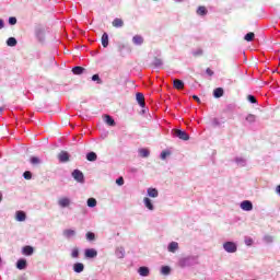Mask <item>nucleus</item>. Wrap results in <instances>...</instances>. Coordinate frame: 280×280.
Masks as SVG:
<instances>
[{"mask_svg": "<svg viewBox=\"0 0 280 280\" xmlns=\"http://www.w3.org/2000/svg\"><path fill=\"white\" fill-rule=\"evenodd\" d=\"M246 121L248 122V124H255V121H257V116H255V115H253V114H249V115H247L246 116Z\"/></svg>", "mask_w": 280, "mask_h": 280, "instance_id": "nucleus-31", "label": "nucleus"}, {"mask_svg": "<svg viewBox=\"0 0 280 280\" xmlns=\"http://www.w3.org/2000/svg\"><path fill=\"white\" fill-rule=\"evenodd\" d=\"M136 100H137L139 106H141V108H143L145 106V96H143V93L138 92L136 94Z\"/></svg>", "mask_w": 280, "mask_h": 280, "instance_id": "nucleus-10", "label": "nucleus"}, {"mask_svg": "<svg viewBox=\"0 0 280 280\" xmlns=\"http://www.w3.org/2000/svg\"><path fill=\"white\" fill-rule=\"evenodd\" d=\"M86 240L88 242H93L95 240V234L93 232H88Z\"/></svg>", "mask_w": 280, "mask_h": 280, "instance_id": "nucleus-40", "label": "nucleus"}, {"mask_svg": "<svg viewBox=\"0 0 280 280\" xmlns=\"http://www.w3.org/2000/svg\"><path fill=\"white\" fill-rule=\"evenodd\" d=\"M247 100H248V102H250V104H257V98H255L254 95H248Z\"/></svg>", "mask_w": 280, "mask_h": 280, "instance_id": "nucleus-45", "label": "nucleus"}, {"mask_svg": "<svg viewBox=\"0 0 280 280\" xmlns=\"http://www.w3.org/2000/svg\"><path fill=\"white\" fill-rule=\"evenodd\" d=\"M147 194L149 198H159V190L156 188H148Z\"/></svg>", "mask_w": 280, "mask_h": 280, "instance_id": "nucleus-18", "label": "nucleus"}, {"mask_svg": "<svg viewBox=\"0 0 280 280\" xmlns=\"http://www.w3.org/2000/svg\"><path fill=\"white\" fill-rule=\"evenodd\" d=\"M57 205L61 209H67V207H71V199L69 197H60L57 201Z\"/></svg>", "mask_w": 280, "mask_h": 280, "instance_id": "nucleus-4", "label": "nucleus"}, {"mask_svg": "<svg viewBox=\"0 0 280 280\" xmlns=\"http://www.w3.org/2000/svg\"><path fill=\"white\" fill-rule=\"evenodd\" d=\"M173 137H176L177 139H180L182 141H189V136L186 131H183L180 129H173L172 130Z\"/></svg>", "mask_w": 280, "mask_h": 280, "instance_id": "nucleus-3", "label": "nucleus"}, {"mask_svg": "<svg viewBox=\"0 0 280 280\" xmlns=\"http://www.w3.org/2000/svg\"><path fill=\"white\" fill-rule=\"evenodd\" d=\"M105 124H107V126H115V119H113L110 115H105Z\"/></svg>", "mask_w": 280, "mask_h": 280, "instance_id": "nucleus-32", "label": "nucleus"}, {"mask_svg": "<svg viewBox=\"0 0 280 280\" xmlns=\"http://www.w3.org/2000/svg\"><path fill=\"white\" fill-rule=\"evenodd\" d=\"M223 250L231 255L237 253V243L233 241H226L223 243Z\"/></svg>", "mask_w": 280, "mask_h": 280, "instance_id": "nucleus-2", "label": "nucleus"}, {"mask_svg": "<svg viewBox=\"0 0 280 280\" xmlns=\"http://www.w3.org/2000/svg\"><path fill=\"white\" fill-rule=\"evenodd\" d=\"M32 165H40V160L36 156L31 158Z\"/></svg>", "mask_w": 280, "mask_h": 280, "instance_id": "nucleus-41", "label": "nucleus"}, {"mask_svg": "<svg viewBox=\"0 0 280 280\" xmlns=\"http://www.w3.org/2000/svg\"><path fill=\"white\" fill-rule=\"evenodd\" d=\"M112 24H113V27H124V20L116 18L114 19Z\"/></svg>", "mask_w": 280, "mask_h": 280, "instance_id": "nucleus-21", "label": "nucleus"}, {"mask_svg": "<svg viewBox=\"0 0 280 280\" xmlns=\"http://www.w3.org/2000/svg\"><path fill=\"white\" fill-rule=\"evenodd\" d=\"M71 257L72 259H78V257H80V249L73 248L71 252Z\"/></svg>", "mask_w": 280, "mask_h": 280, "instance_id": "nucleus-37", "label": "nucleus"}, {"mask_svg": "<svg viewBox=\"0 0 280 280\" xmlns=\"http://www.w3.org/2000/svg\"><path fill=\"white\" fill-rule=\"evenodd\" d=\"M133 45L140 46L143 43V37L141 35H135L132 37Z\"/></svg>", "mask_w": 280, "mask_h": 280, "instance_id": "nucleus-22", "label": "nucleus"}, {"mask_svg": "<svg viewBox=\"0 0 280 280\" xmlns=\"http://www.w3.org/2000/svg\"><path fill=\"white\" fill-rule=\"evenodd\" d=\"M143 205L145 207V209H148L149 211H154V203L152 202V199L144 197L143 198Z\"/></svg>", "mask_w": 280, "mask_h": 280, "instance_id": "nucleus-8", "label": "nucleus"}, {"mask_svg": "<svg viewBox=\"0 0 280 280\" xmlns=\"http://www.w3.org/2000/svg\"><path fill=\"white\" fill-rule=\"evenodd\" d=\"M63 236H66L67 240H71V237H75V230H71V229L65 230Z\"/></svg>", "mask_w": 280, "mask_h": 280, "instance_id": "nucleus-19", "label": "nucleus"}, {"mask_svg": "<svg viewBox=\"0 0 280 280\" xmlns=\"http://www.w3.org/2000/svg\"><path fill=\"white\" fill-rule=\"evenodd\" d=\"M173 86L174 89H177L178 91H180L182 89H185V82H183L182 80L175 79L173 81Z\"/></svg>", "mask_w": 280, "mask_h": 280, "instance_id": "nucleus-17", "label": "nucleus"}, {"mask_svg": "<svg viewBox=\"0 0 280 280\" xmlns=\"http://www.w3.org/2000/svg\"><path fill=\"white\" fill-rule=\"evenodd\" d=\"M9 25H16V18L15 16L9 18Z\"/></svg>", "mask_w": 280, "mask_h": 280, "instance_id": "nucleus-46", "label": "nucleus"}, {"mask_svg": "<svg viewBox=\"0 0 280 280\" xmlns=\"http://www.w3.org/2000/svg\"><path fill=\"white\" fill-rule=\"evenodd\" d=\"M138 272L140 277H148L150 275V269L148 267H140Z\"/></svg>", "mask_w": 280, "mask_h": 280, "instance_id": "nucleus-20", "label": "nucleus"}, {"mask_svg": "<svg viewBox=\"0 0 280 280\" xmlns=\"http://www.w3.org/2000/svg\"><path fill=\"white\" fill-rule=\"evenodd\" d=\"M72 178H74L77 183H84V174L80 170H74L72 172Z\"/></svg>", "mask_w": 280, "mask_h": 280, "instance_id": "nucleus-5", "label": "nucleus"}, {"mask_svg": "<svg viewBox=\"0 0 280 280\" xmlns=\"http://www.w3.org/2000/svg\"><path fill=\"white\" fill-rule=\"evenodd\" d=\"M115 255L117 259H124L126 257V248L124 246L116 247Z\"/></svg>", "mask_w": 280, "mask_h": 280, "instance_id": "nucleus-7", "label": "nucleus"}, {"mask_svg": "<svg viewBox=\"0 0 280 280\" xmlns=\"http://www.w3.org/2000/svg\"><path fill=\"white\" fill-rule=\"evenodd\" d=\"M58 159H59L60 163H67L69 161V153L67 151H61L58 154Z\"/></svg>", "mask_w": 280, "mask_h": 280, "instance_id": "nucleus-14", "label": "nucleus"}, {"mask_svg": "<svg viewBox=\"0 0 280 280\" xmlns=\"http://www.w3.org/2000/svg\"><path fill=\"white\" fill-rule=\"evenodd\" d=\"M176 3H183V0H174Z\"/></svg>", "mask_w": 280, "mask_h": 280, "instance_id": "nucleus-54", "label": "nucleus"}, {"mask_svg": "<svg viewBox=\"0 0 280 280\" xmlns=\"http://www.w3.org/2000/svg\"><path fill=\"white\" fill-rule=\"evenodd\" d=\"M276 194H278V196H280V185H278V186L276 187Z\"/></svg>", "mask_w": 280, "mask_h": 280, "instance_id": "nucleus-52", "label": "nucleus"}, {"mask_svg": "<svg viewBox=\"0 0 280 280\" xmlns=\"http://www.w3.org/2000/svg\"><path fill=\"white\" fill-rule=\"evenodd\" d=\"M116 184L119 185V187H121L124 185V177H119L116 179Z\"/></svg>", "mask_w": 280, "mask_h": 280, "instance_id": "nucleus-47", "label": "nucleus"}, {"mask_svg": "<svg viewBox=\"0 0 280 280\" xmlns=\"http://www.w3.org/2000/svg\"><path fill=\"white\" fill-rule=\"evenodd\" d=\"M262 240L265 244H272L275 242V237H272L271 235H265Z\"/></svg>", "mask_w": 280, "mask_h": 280, "instance_id": "nucleus-35", "label": "nucleus"}, {"mask_svg": "<svg viewBox=\"0 0 280 280\" xmlns=\"http://www.w3.org/2000/svg\"><path fill=\"white\" fill-rule=\"evenodd\" d=\"M138 152L142 159H148V156H150V150L148 149H139Z\"/></svg>", "mask_w": 280, "mask_h": 280, "instance_id": "nucleus-25", "label": "nucleus"}, {"mask_svg": "<svg viewBox=\"0 0 280 280\" xmlns=\"http://www.w3.org/2000/svg\"><path fill=\"white\" fill-rule=\"evenodd\" d=\"M22 255H25L26 257H32L34 255V247L26 245L22 248Z\"/></svg>", "mask_w": 280, "mask_h": 280, "instance_id": "nucleus-11", "label": "nucleus"}, {"mask_svg": "<svg viewBox=\"0 0 280 280\" xmlns=\"http://www.w3.org/2000/svg\"><path fill=\"white\" fill-rule=\"evenodd\" d=\"M16 268L18 270H25V268H27V260L24 258L19 259L16 262Z\"/></svg>", "mask_w": 280, "mask_h": 280, "instance_id": "nucleus-15", "label": "nucleus"}, {"mask_svg": "<svg viewBox=\"0 0 280 280\" xmlns=\"http://www.w3.org/2000/svg\"><path fill=\"white\" fill-rule=\"evenodd\" d=\"M197 14H198L199 16H205V15L207 14V8H205V7H199V8L197 9Z\"/></svg>", "mask_w": 280, "mask_h": 280, "instance_id": "nucleus-34", "label": "nucleus"}, {"mask_svg": "<svg viewBox=\"0 0 280 280\" xmlns=\"http://www.w3.org/2000/svg\"><path fill=\"white\" fill-rule=\"evenodd\" d=\"M202 55V50H198V51H196V52H194V56H201Z\"/></svg>", "mask_w": 280, "mask_h": 280, "instance_id": "nucleus-51", "label": "nucleus"}, {"mask_svg": "<svg viewBox=\"0 0 280 280\" xmlns=\"http://www.w3.org/2000/svg\"><path fill=\"white\" fill-rule=\"evenodd\" d=\"M192 100H195V102H198V104H200V97H198L197 95H192Z\"/></svg>", "mask_w": 280, "mask_h": 280, "instance_id": "nucleus-50", "label": "nucleus"}, {"mask_svg": "<svg viewBox=\"0 0 280 280\" xmlns=\"http://www.w3.org/2000/svg\"><path fill=\"white\" fill-rule=\"evenodd\" d=\"M88 207H90L91 209L97 207V200L95 198H89L88 199Z\"/></svg>", "mask_w": 280, "mask_h": 280, "instance_id": "nucleus-29", "label": "nucleus"}, {"mask_svg": "<svg viewBox=\"0 0 280 280\" xmlns=\"http://www.w3.org/2000/svg\"><path fill=\"white\" fill-rule=\"evenodd\" d=\"M93 82H97V84H102V79H100V74H94L92 77Z\"/></svg>", "mask_w": 280, "mask_h": 280, "instance_id": "nucleus-44", "label": "nucleus"}, {"mask_svg": "<svg viewBox=\"0 0 280 280\" xmlns=\"http://www.w3.org/2000/svg\"><path fill=\"white\" fill-rule=\"evenodd\" d=\"M180 246L178 245V242H171L168 245H167V250L168 253H176L177 250H179Z\"/></svg>", "mask_w": 280, "mask_h": 280, "instance_id": "nucleus-9", "label": "nucleus"}, {"mask_svg": "<svg viewBox=\"0 0 280 280\" xmlns=\"http://www.w3.org/2000/svg\"><path fill=\"white\" fill-rule=\"evenodd\" d=\"M25 180H32V172L25 171L23 174Z\"/></svg>", "mask_w": 280, "mask_h": 280, "instance_id": "nucleus-43", "label": "nucleus"}, {"mask_svg": "<svg viewBox=\"0 0 280 280\" xmlns=\"http://www.w3.org/2000/svg\"><path fill=\"white\" fill-rule=\"evenodd\" d=\"M241 209L243 211H253V202L250 200H244L241 202Z\"/></svg>", "mask_w": 280, "mask_h": 280, "instance_id": "nucleus-6", "label": "nucleus"}, {"mask_svg": "<svg viewBox=\"0 0 280 280\" xmlns=\"http://www.w3.org/2000/svg\"><path fill=\"white\" fill-rule=\"evenodd\" d=\"M244 242L246 246H253L254 244L253 237L250 236H245Z\"/></svg>", "mask_w": 280, "mask_h": 280, "instance_id": "nucleus-38", "label": "nucleus"}, {"mask_svg": "<svg viewBox=\"0 0 280 280\" xmlns=\"http://www.w3.org/2000/svg\"><path fill=\"white\" fill-rule=\"evenodd\" d=\"M244 38L247 40V43H252V40L255 38V33H247Z\"/></svg>", "mask_w": 280, "mask_h": 280, "instance_id": "nucleus-36", "label": "nucleus"}, {"mask_svg": "<svg viewBox=\"0 0 280 280\" xmlns=\"http://www.w3.org/2000/svg\"><path fill=\"white\" fill-rule=\"evenodd\" d=\"M171 272H172V268L170 266H163L161 268V275H164L165 277L171 275Z\"/></svg>", "mask_w": 280, "mask_h": 280, "instance_id": "nucleus-26", "label": "nucleus"}, {"mask_svg": "<svg viewBox=\"0 0 280 280\" xmlns=\"http://www.w3.org/2000/svg\"><path fill=\"white\" fill-rule=\"evenodd\" d=\"M197 260L198 257L196 256L182 257L178 259L177 266H179V268H189V266H194Z\"/></svg>", "mask_w": 280, "mask_h": 280, "instance_id": "nucleus-1", "label": "nucleus"}, {"mask_svg": "<svg viewBox=\"0 0 280 280\" xmlns=\"http://www.w3.org/2000/svg\"><path fill=\"white\" fill-rule=\"evenodd\" d=\"M0 202H3V192L0 191Z\"/></svg>", "mask_w": 280, "mask_h": 280, "instance_id": "nucleus-53", "label": "nucleus"}, {"mask_svg": "<svg viewBox=\"0 0 280 280\" xmlns=\"http://www.w3.org/2000/svg\"><path fill=\"white\" fill-rule=\"evenodd\" d=\"M206 73H207L208 75H213V71H212L210 68H208V69L206 70Z\"/></svg>", "mask_w": 280, "mask_h": 280, "instance_id": "nucleus-49", "label": "nucleus"}, {"mask_svg": "<svg viewBox=\"0 0 280 280\" xmlns=\"http://www.w3.org/2000/svg\"><path fill=\"white\" fill-rule=\"evenodd\" d=\"M16 44H18V42H16V38H14V37H9L7 40L8 47H16Z\"/></svg>", "mask_w": 280, "mask_h": 280, "instance_id": "nucleus-28", "label": "nucleus"}, {"mask_svg": "<svg viewBox=\"0 0 280 280\" xmlns=\"http://www.w3.org/2000/svg\"><path fill=\"white\" fill-rule=\"evenodd\" d=\"M85 257L86 259H95V257H97V252L95 248H88L85 249Z\"/></svg>", "mask_w": 280, "mask_h": 280, "instance_id": "nucleus-12", "label": "nucleus"}, {"mask_svg": "<svg viewBox=\"0 0 280 280\" xmlns=\"http://www.w3.org/2000/svg\"><path fill=\"white\" fill-rule=\"evenodd\" d=\"M72 73H74V75H82V73H84V68L77 66L72 69Z\"/></svg>", "mask_w": 280, "mask_h": 280, "instance_id": "nucleus-24", "label": "nucleus"}, {"mask_svg": "<svg viewBox=\"0 0 280 280\" xmlns=\"http://www.w3.org/2000/svg\"><path fill=\"white\" fill-rule=\"evenodd\" d=\"M15 220L18 222H25V220H27V214H25L24 211H16L15 213Z\"/></svg>", "mask_w": 280, "mask_h": 280, "instance_id": "nucleus-13", "label": "nucleus"}, {"mask_svg": "<svg viewBox=\"0 0 280 280\" xmlns=\"http://www.w3.org/2000/svg\"><path fill=\"white\" fill-rule=\"evenodd\" d=\"M86 159H88L89 161H91V162L97 161V153H95V152H90V153L86 154Z\"/></svg>", "mask_w": 280, "mask_h": 280, "instance_id": "nucleus-33", "label": "nucleus"}, {"mask_svg": "<svg viewBox=\"0 0 280 280\" xmlns=\"http://www.w3.org/2000/svg\"><path fill=\"white\" fill-rule=\"evenodd\" d=\"M102 45H103V47H108V33H104L103 35H102Z\"/></svg>", "mask_w": 280, "mask_h": 280, "instance_id": "nucleus-30", "label": "nucleus"}, {"mask_svg": "<svg viewBox=\"0 0 280 280\" xmlns=\"http://www.w3.org/2000/svg\"><path fill=\"white\" fill-rule=\"evenodd\" d=\"M73 272H77V275H80L81 272H84V264L75 262L73 265Z\"/></svg>", "mask_w": 280, "mask_h": 280, "instance_id": "nucleus-16", "label": "nucleus"}, {"mask_svg": "<svg viewBox=\"0 0 280 280\" xmlns=\"http://www.w3.org/2000/svg\"><path fill=\"white\" fill-rule=\"evenodd\" d=\"M153 66L159 68V67H163V60L155 58L153 61Z\"/></svg>", "mask_w": 280, "mask_h": 280, "instance_id": "nucleus-39", "label": "nucleus"}, {"mask_svg": "<svg viewBox=\"0 0 280 280\" xmlns=\"http://www.w3.org/2000/svg\"><path fill=\"white\" fill-rule=\"evenodd\" d=\"M235 163L240 166V167H246V159L244 158H235Z\"/></svg>", "mask_w": 280, "mask_h": 280, "instance_id": "nucleus-23", "label": "nucleus"}, {"mask_svg": "<svg viewBox=\"0 0 280 280\" xmlns=\"http://www.w3.org/2000/svg\"><path fill=\"white\" fill-rule=\"evenodd\" d=\"M170 151H163L160 155V159H162V161H165L167 156H170Z\"/></svg>", "mask_w": 280, "mask_h": 280, "instance_id": "nucleus-42", "label": "nucleus"}, {"mask_svg": "<svg viewBox=\"0 0 280 280\" xmlns=\"http://www.w3.org/2000/svg\"><path fill=\"white\" fill-rule=\"evenodd\" d=\"M5 27V22L0 19V30H3Z\"/></svg>", "mask_w": 280, "mask_h": 280, "instance_id": "nucleus-48", "label": "nucleus"}, {"mask_svg": "<svg viewBox=\"0 0 280 280\" xmlns=\"http://www.w3.org/2000/svg\"><path fill=\"white\" fill-rule=\"evenodd\" d=\"M213 95L214 97L219 98V97H222V95H224V90L222 88H217L214 91H213Z\"/></svg>", "mask_w": 280, "mask_h": 280, "instance_id": "nucleus-27", "label": "nucleus"}, {"mask_svg": "<svg viewBox=\"0 0 280 280\" xmlns=\"http://www.w3.org/2000/svg\"><path fill=\"white\" fill-rule=\"evenodd\" d=\"M1 110H3L2 108H0V113H1Z\"/></svg>", "mask_w": 280, "mask_h": 280, "instance_id": "nucleus-55", "label": "nucleus"}]
</instances>
